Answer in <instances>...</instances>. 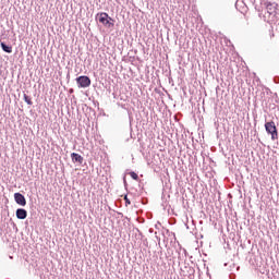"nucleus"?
<instances>
[{
	"label": "nucleus",
	"instance_id": "f257e3e1",
	"mask_svg": "<svg viewBox=\"0 0 279 279\" xmlns=\"http://www.w3.org/2000/svg\"><path fill=\"white\" fill-rule=\"evenodd\" d=\"M97 21H99V23H101L102 25H105V27H114V20L112 17H110V15H108V13L102 12V13H98L96 15Z\"/></svg>",
	"mask_w": 279,
	"mask_h": 279
},
{
	"label": "nucleus",
	"instance_id": "f03ea898",
	"mask_svg": "<svg viewBox=\"0 0 279 279\" xmlns=\"http://www.w3.org/2000/svg\"><path fill=\"white\" fill-rule=\"evenodd\" d=\"M265 129L268 134H271V140L277 141L278 138V129H276V123L274 121L266 122Z\"/></svg>",
	"mask_w": 279,
	"mask_h": 279
},
{
	"label": "nucleus",
	"instance_id": "7ed1b4c3",
	"mask_svg": "<svg viewBox=\"0 0 279 279\" xmlns=\"http://www.w3.org/2000/svg\"><path fill=\"white\" fill-rule=\"evenodd\" d=\"M76 84L78 88H88V86L92 84V81L90 77L82 75L76 77Z\"/></svg>",
	"mask_w": 279,
	"mask_h": 279
},
{
	"label": "nucleus",
	"instance_id": "20e7f679",
	"mask_svg": "<svg viewBox=\"0 0 279 279\" xmlns=\"http://www.w3.org/2000/svg\"><path fill=\"white\" fill-rule=\"evenodd\" d=\"M266 10L270 16H276V14H278V3L266 2Z\"/></svg>",
	"mask_w": 279,
	"mask_h": 279
},
{
	"label": "nucleus",
	"instance_id": "39448f33",
	"mask_svg": "<svg viewBox=\"0 0 279 279\" xmlns=\"http://www.w3.org/2000/svg\"><path fill=\"white\" fill-rule=\"evenodd\" d=\"M14 201L19 206H27V199H25V196L19 192L14 194Z\"/></svg>",
	"mask_w": 279,
	"mask_h": 279
},
{
	"label": "nucleus",
	"instance_id": "423d86ee",
	"mask_svg": "<svg viewBox=\"0 0 279 279\" xmlns=\"http://www.w3.org/2000/svg\"><path fill=\"white\" fill-rule=\"evenodd\" d=\"M72 162H77L78 165H82L84 162V157L77 153L71 154Z\"/></svg>",
	"mask_w": 279,
	"mask_h": 279
},
{
	"label": "nucleus",
	"instance_id": "0eeeda50",
	"mask_svg": "<svg viewBox=\"0 0 279 279\" xmlns=\"http://www.w3.org/2000/svg\"><path fill=\"white\" fill-rule=\"evenodd\" d=\"M15 215L17 217V219H27V211L25 210V208H17L15 211Z\"/></svg>",
	"mask_w": 279,
	"mask_h": 279
},
{
	"label": "nucleus",
	"instance_id": "6e6552de",
	"mask_svg": "<svg viewBox=\"0 0 279 279\" xmlns=\"http://www.w3.org/2000/svg\"><path fill=\"white\" fill-rule=\"evenodd\" d=\"M0 47L4 53H12V46L7 45L5 43L1 41Z\"/></svg>",
	"mask_w": 279,
	"mask_h": 279
},
{
	"label": "nucleus",
	"instance_id": "1a4fd4ad",
	"mask_svg": "<svg viewBox=\"0 0 279 279\" xmlns=\"http://www.w3.org/2000/svg\"><path fill=\"white\" fill-rule=\"evenodd\" d=\"M24 101H26L27 106H32L34 102L32 101V98L27 96V94H24Z\"/></svg>",
	"mask_w": 279,
	"mask_h": 279
},
{
	"label": "nucleus",
	"instance_id": "9d476101",
	"mask_svg": "<svg viewBox=\"0 0 279 279\" xmlns=\"http://www.w3.org/2000/svg\"><path fill=\"white\" fill-rule=\"evenodd\" d=\"M130 177L132 178V180L138 181V174L136 172H130Z\"/></svg>",
	"mask_w": 279,
	"mask_h": 279
},
{
	"label": "nucleus",
	"instance_id": "9b49d317",
	"mask_svg": "<svg viewBox=\"0 0 279 279\" xmlns=\"http://www.w3.org/2000/svg\"><path fill=\"white\" fill-rule=\"evenodd\" d=\"M124 201L126 206H130V204H132V202H130V198H128V195L124 196Z\"/></svg>",
	"mask_w": 279,
	"mask_h": 279
},
{
	"label": "nucleus",
	"instance_id": "f8f14e48",
	"mask_svg": "<svg viewBox=\"0 0 279 279\" xmlns=\"http://www.w3.org/2000/svg\"><path fill=\"white\" fill-rule=\"evenodd\" d=\"M70 93H73V89H70Z\"/></svg>",
	"mask_w": 279,
	"mask_h": 279
}]
</instances>
